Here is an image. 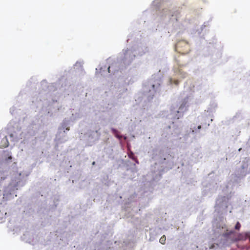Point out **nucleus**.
Masks as SVG:
<instances>
[{"label": "nucleus", "mask_w": 250, "mask_h": 250, "mask_svg": "<svg viewBox=\"0 0 250 250\" xmlns=\"http://www.w3.org/2000/svg\"><path fill=\"white\" fill-rule=\"evenodd\" d=\"M176 49L180 53L187 54L190 51V45L188 42L181 41L176 44Z\"/></svg>", "instance_id": "f257e3e1"}, {"label": "nucleus", "mask_w": 250, "mask_h": 250, "mask_svg": "<svg viewBox=\"0 0 250 250\" xmlns=\"http://www.w3.org/2000/svg\"><path fill=\"white\" fill-rule=\"evenodd\" d=\"M187 104V101H183L179 108V111H178V113H179L180 111V112L183 111L184 109L186 110Z\"/></svg>", "instance_id": "f03ea898"}, {"label": "nucleus", "mask_w": 250, "mask_h": 250, "mask_svg": "<svg viewBox=\"0 0 250 250\" xmlns=\"http://www.w3.org/2000/svg\"><path fill=\"white\" fill-rule=\"evenodd\" d=\"M166 237L165 235H163L160 239L159 242L162 244H165L166 243Z\"/></svg>", "instance_id": "7ed1b4c3"}, {"label": "nucleus", "mask_w": 250, "mask_h": 250, "mask_svg": "<svg viewBox=\"0 0 250 250\" xmlns=\"http://www.w3.org/2000/svg\"><path fill=\"white\" fill-rule=\"evenodd\" d=\"M128 156L129 158H131L133 160L135 161L137 163H138V162L136 160V158L134 156V154L132 152L128 154Z\"/></svg>", "instance_id": "20e7f679"}, {"label": "nucleus", "mask_w": 250, "mask_h": 250, "mask_svg": "<svg viewBox=\"0 0 250 250\" xmlns=\"http://www.w3.org/2000/svg\"><path fill=\"white\" fill-rule=\"evenodd\" d=\"M240 227H241V225H240V223L237 222L235 226V229H236L239 230L240 229Z\"/></svg>", "instance_id": "39448f33"}, {"label": "nucleus", "mask_w": 250, "mask_h": 250, "mask_svg": "<svg viewBox=\"0 0 250 250\" xmlns=\"http://www.w3.org/2000/svg\"><path fill=\"white\" fill-rule=\"evenodd\" d=\"M152 88L153 89L152 96H153L154 93L156 92V90H155V85L154 84L152 85Z\"/></svg>", "instance_id": "423d86ee"}, {"label": "nucleus", "mask_w": 250, "mask_h": 250, "mask_svg": "<svg viewBox=\"0 0 250 250\" xmlns=\"http://www.w3.org/2000/svg\"><path fill=\"white\" fill-rule=\"evenodd\" d=\"M173 83L175 84L178 85L179 84V81L178 80H174Z\"/></svg>", "instance_id": "0eeeda50"}, {"label": "nucleus", "mask_w": 250, "mask_h": 250, "mask_svg": "<svg viewBox=\"0 0 250 250\" xmlns=\"http://www.w3.org/2000/svg\"><path fill=\"white\" fill-rule=\"evenodd\" d=\"M110 67H108V71L109 73L110 72Z\"/></svg>", "instance_id": "6e6552de"}, {"label": "nucleus", "mask_w": 250, "mask_h": 250, "mask_svg": "<svg viewBox=\"0 0 250 250\" xmlns=\"http://www.w3.org/2000/svg\"><path fill=\"white\" fill-rule=\"evenodd\" d=\"M6 141L7 142V144L4 146V147H6L8 146V142L7 140H6Z\"/></svg>", "instance_id": "1a4fd4ad"}, {"label": "nucleus", "mask_w": 250, "mask_h": 250, "mask_svg": "<svg viewBox=\"0 0 250 250\" xmlns=\"http://www.w3.org/2000/svg\"><path fill=\"white\" fill-rule=\"evenodd\" d=\"M201 128V125H199V126H198V129H200Z\"/></svg>", "instance_id": "9d476101"}, {"label": "nucleus", "mask_w": 250, "mask_h": 250, "mask_svg": "<svg viewBox=\"0 0 250 250\" xmlns=\"http://www.w3.org/2000/svg\"><path fill=\"white\" fill-rule=\"evenodd\" d=\"M12 159V157L10 156L8 157V159L11 160Z\"/></svg>", "instance_id": "9b49d317"}, {"label": "nucleus", "mask_w": 250, "mask_h": 250, "mask_svg": "<svg viewBox=\"0 0 250 250\" xmlns=\"http://www.w3.org/2000/svg\"><path fill=\"white\" fill-rule=\"evenodd\" d=\"M93 165H94L95 164V162H94L93 163H92Z\"/></svg>", "instance_id": "f8f14e48"}]
</instances>
